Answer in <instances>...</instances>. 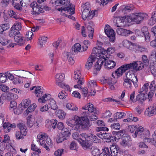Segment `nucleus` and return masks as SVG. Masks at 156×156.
<instances>
[{"label":"nucleus","instance_id":"obj_26","mask_svg":"<svg viewBox=\"0 0 156 156\" xmlns=\"http://www.w3.org/2000/svg\"><path fill=\"white\" fill-rule=\"evenodd\" d=\"M124 130H121L118 132L113 131L112 134L115 135L116 140H119L123 136V134H125Z\"/></svg>","mask_w":156,"mask_h":156},{"label":"nucleus","instance_id":"obj_7","mask_svg":"<svg viewBox=\"0 0 156 156\" xmlns=\"http://www.w3.org/2000/svg\"><path fill=\"white\" fill-rule=\"evenodd\" d=\"M126 18H127V16H126V15H125L123 16H119L115 18L114 21H115V25L117 27H124L126 24L124 22L126 20H127V19H126Z\"/></svg>","mask_w":156,"mask_h":156},{"label":"nucleus","instance_id":"obj_4","mask_svg":"<svg viewBox=\"0 0 156 156\" xmlns=\"http://www.w3.org/2000/svg\"><path fill=\"white\" fill-rule=\"evenodd\" d=\"M129 69H133L136 71L141 69L144 67V65L142 62L140 61L133 62L127 64Z\"/></svg>","mask_w":156,"mask_h":156},{"label":"nucleus","instance_id":"obj_51","mask_svg":"<svg viewBox=\"0 0 156 156\" xmlns=\"http://www.w3.org/2000/svg\"><path fill=\"white\" fill-rule=\"evenodd\" d=\"M150 69L152 74L156 77V65H151L150 66Z\"/></svg>","mask_w":156,"mask_h":156},{"label":"nucleus","instance_id":"obj_57","mask_svg":"<svg viewBox=\"0 0 156 156\" xmlns=\"http://www.w3.org/2000/svg\"><path fill=\"white\" fill-rule=\"evenodd\" d=\"M113 78H112L108 80L107 82L108 83H112L113 84H115L117 81V77L115 76H112Z\"/></svg>","mask_w":156,"mask_h":156},{"label":"nucleus","instance_id":"obj_34","mask_svg":"<svg viewBox=\"0 0 156 156\" xmlns=\"http://www.w3.org/2000/svg\"><path fill=\"white\" fill-rule=\"evenodd\" d=\"M150 133L148 130H145L143 132L140 133H139L138 136L141 138H144L149 136Z\"/></svg>","mask_w":156,"mask_h":156},{"label":"nucleus","instance_id":"obj_54","mask_svg":"<svg viewBox=\"0 0 156 156\" xmlns=\"http://www.w3.org/2000/svg\"><path fill=\"white\" fill-rule=\"evenodd\" d=\"M8 14L9 16L15 18L16 19H17L16 14V12L13 10H10L9 11Z\"/></svg>","mask_w":156,"mask_h":156},{"label":"nucleus","instance_id":"obj_10","mask_svg":"<svg viewBox=\"0 0 156 156\" xmlns=\"http://www.w3.org/2000/svg\"><path fill=\"white\" fill-rule=\"evenodd\" d=\"M70 134L69 131H65L62 133L58 134L56 137V141L58 143L62 142L64 140H67Z\"/></svg>","mask_w":156,"mask_h":156},{"label":"nucleus","instance_id":"obj_19","mask_svg":"<svg viewBox=\"0 0 156 156\" xmlns=\"http://www.w3.org/2000/svg\"><path fill=\"white\" fill-rule=\"evenodd\" d=\"M65 78L64 74L58 73L55 76L56 79V84L60 87H62L63 83H62Z\"/></svg>","mask_w":156,"mask_h":156},{"label":"nucleus","instance_id":"obj_23","mask_svg":"<svg viewBox=\"0 0 156 156\" xmlns=\"http://www.w3.org/2000/svg\"><path fill=\"white\" fill-rule=\"evenodd\" d=\"M147 93L140 92L136 97V100L141 102L144 101L147 98Z\"/></svg>","mask_w":156,"mask_h":156},{"label":"nucleus","instance_id":"obj_47","mask_svg":"<svg viewBox=\"0 0 156 156\" xmlns=\"http://www.w3.org/2000/svg\"><path fill=\"white\" fill-rule=\"evenodd\" d=\"M133 75L135 76V73L133 71H129L126 74V79L128 80H132L133 78Z\"/></svg>","mask_w":156,"mask_h":156},{"label":"nucleus","instance_id":"obj_48","mask_svg":"<svg viewBox=\"0 0 156 156\" xmlns=\"http://www.w3.org/2000/svg\"><path fill=\"white\" fill-rule=\"evenodd\" d=\"M149 86L148 83H146L144 84L142 87L140 89V92H144L145 94L147 93L148 90Z\"/></svg>","mask_w":156,"mask_h":156},{"label":"nucleus","instance_id":"obj_42","mask_svg":"<svg viewBox=\"0 0 156 156\" xmlns=\"http://www.w3.org/2000/svg\"><path fill=\"white\" fill-rule=\"evenodd\" d=\"M88 111L89 112H94V114H96V109L95 108L93 105L90 103H89V105H88Z\"/></svg>","mask_w":156,"mask_h":156},{"label":"nucleus","instance_id":"obj_53","mask_svg":"<svg viewBox=\"0 0 156 156\" xmlns=\"http://www.w3.org/2000/svg\"><path fill=\"white\" fill-rule=\"evenodd\" d=\"M15 135L16 139L18 140L23 139L24 136L23 133L20 131L16 132Z\"/></svg>","mask_w":156,"mask_h":156},{"label":"nucleus","instance_id":"obj_16","mask_svg":"<svg viewBox=\"0 0 156 156\" xmlns=\"http://www.w3.org/2000/svg\"><path fill=\"white\" fill-rule=\"evenodd\" d=\"M111 156H118L120 154L119 149L117 145H112L110 147Z\"/></svg>","mask_w":156,"mask_h":156},{"label":"nucleus","instance_id":"obj_17","mask_svg":"<svg viewBox=\"0 0 156 156\" xmlns=\"http://www.w3.org/2000/svg\"><path fill=\"white\" fill-rule=\"evenodd\" d=\"M116 32L118 34L124 36H128L130 34L133 33V32L130 30L121 28H117Z\"/></svg>","mask_w":156,"mask_h":156},{"label":"nucleus","instance_id":"obj_62","mask_svg":"<svg viewBox=\"0 0 156 156\" xmlns=\"http://www.w3.org/2000/svg\"><path fill=\"white\" fill-rule=\"evenodd\" d=\"M81 78V74L80 72L78 71H75L74 72V78L75 80H79L80 78Z\"/></svg>","mask_w":156,"mask_h":156},{"label":"nucleus","instance_id":"obj_58","mask_svg":"<svg viewBox=\"0 0 156 156\" xmlns=\"http://www.w3.org/2000/svg\"><path fill=\"white\" fill-rule=\"evenodd\" d=\"M103 152L102 153H104L105 155L107 156H111V153L109 151V149L108 147H105L102 149Z\"/></svg>","mask_w":156,"mask_h":156},{"label":"nucleus","instance_id":"obj_3","mask_svg":"<svg viewBox=\"0 0 156 156\" xmlns=\"http://www.w3.org/2000/svg\"><path fill=\"white\" fill-rule=\"evenodd\" d=\"M37 3L36 2H32L30 5V6L32 8L33 10V15H38L41 13L44 12V10L42 9V2Z\"/></svg>","mask_w":156,"mask_h":156},{"label":"nucleus","instance_id":"obj_11","mask_svg":"<svg viewBox=\"0 0 156 156\" xmlns=\"http://www.w3.org/2000/svg\"><path fill=\"white\" fill-rule=\"evenodd\" d=\"M46 134L45 135L43 134L38 135L37 136V141L39 142L41 145L43 146V147L45 148L47 151H49L50 150V149L47 145L45 140L46 138Z\"/></svg>","mask_w":156,"mask_h":156},{"label":"nucleus","instance_id":"obj_28","mask_svg":"<svg viewBox=\"0 0 156 156\" xmlns=\"http://www.w3.org/2000/svg\"><path fill=\"white\" fill-rule=\"evenodd\" d=\"M51 96L50 94H45L41 98L38 99L39 102L40 103H45L49 100H50Z\"/></svg>","mask_w":156,"mask_h":156},{"label":"nucleus","instance_id":"obj_5","mask_svg":"<svg viewBox=\"0 0 156 156\" xmlns=\"http://www.w3.org/2000/svg\"><path fill=\"white\" fill-rule=\"evenodd\" d=\"M109 27V25H106L105 28V32L109 38V41L113 42L115 40V33L112 29H110Z\"/></svg>","mask_w":156,"mask_h":156},{"label":"nucleus","instance_id":"obj_52","mask_svg":"<svg viewBox=\"0 0 156 156\" xmlns=\"http://www.w3.org/2000/svg\"><path fill=\"white\" fill-rule=\"evenodd\" d=\"M142 60L143 61L142 63L144 65H147L149 64V61L146 55H143L142 57Z\"/></svg>","mask_w":156,"mask_h":156},{"label":"nucleus","instance_id":"obj_37","mask_svg":"<svg viewBox=\"0 0 156 156\" xmlns=\"http://www.w3.org/2000/svg\"><path fill=\"white\" fill-rule=\"evenodd\" d=\"M87 30L88 33H89L88 36L91 39H92L94 32V27L88 26L87 27Z\"/></svg>","mask_w":156,"mask_h":156},{"label":"nucleus","instance_id":"obj_39","mask_svg":"<svg viewBox=\"0 0 156 156\" xmlns=\"http://www.w3.org/2000/svg\"><path fill=\"white\" fill-rule=\"evenodd\" d=\"M39 44L40 45L41 47L42 48L43 47V44L45 43L47 41V37L44 36L42 37H40L38 39Z\"/></svg>","mask_w":156,"mask_h":156},{"label":"nucleus","instance_id":"obj_27","mask_svg":"<svg viewBox=\"0 0 156 156\" xmlns=\"http://www.w3.org/2000/svg\"><path fill=\"white\" fill-rule=\"evenodd\" d=\"M58 11H67L68 12H69V14L71 15L75 13V8H70L69 9L68 7H61V8L57 9Z\"/></svg>","mask_w":156,"mask_h":156},{"label":"nucleus","instance_id":"obj_12","mask_svg":"<svg viewBox=\"0 0 156 156\" xmlns=\"http://www.w3.org/2000/svg\"><path fill=\"white\" fill-rule=\"evenodd\" d=\"M13 73L19 77L27 78L29 76V73L31 74L29 72H27L23 70H16L13 71Z\"/></svg>","mask_w":156,"mask_h":156},{"label":"nucleus","instance_id":"obj_25","mask_svg":"<svg viewBox=\"0 0 156 156\" xmlns=\"http://www.w3.org/2000/svg\"><path fill=\"white\" fill-rule=\"evenodd\" d=\"M48 105L49 108L53 110H56L58 108V107L56 104V101L53 99H51L49 101Z\"/></svg>","mask_w":156,"mask_h":156},{"label":"nucleus","instance_id":"obj_20","mask_svg":"<svg viewBox=\"0 0 156 156\" xmlns=\"http://www.w3.org/2000/svg\"><path fill=\"white\" fill-rule=\"evenodd\" d=\"M97 86L96 82L94 80H91L89 81L88 84V87L89 88L90 90V93L91 96H94L96 90L94 89V87Z\"/></svg>","mask_w":156,"mask_h":156},{"label":"nucleus","instance_id":"obj_64","mask_svg":"<svg viewBox=\"0 0 156 156\" xmlns=\"http://www.w3.org/2000/svg\"><path fill=\"white\" fill-rule=\"evenodd\" d=\"M10 93H7L5 94H3V98L6 100L10 101L11 100Z\"/></svg>","mask_w":156,"mask_h":156},{"label":"nucleus","instance_id":"obj_8","mask_svg":"<svg viewBox=\"0 0 156 156\" xmlns=\"http://www.w3.org/2000/svg\"><path fill=\"white\" fill-rule=\"evenodd\" d=\"M90 10L83 9L82 14V18L84 20L86 19L91 20L92 19L95 15V12L96 11L94 12H90Z\"/></svg>","mask_w":156,"mask_h":156},{"label":"nucleus","instance_id":"obj_31","mask_svg":"<svg viewBox=\"0 0 156 156\" xmlns=\"http://www.w3.org/2000/svg\"><path fill=\"white\" fill-rule=\"evenodd\" d=\"M55 113L57 116L60 119H64L66 115V113L62 110H56Z\"/></svg>","mask_w":156,"mask_h":156},{"label":"nucleus","instance_id":"obj_14","mask_svg":"<svg viewBox=\"0 0 156 156\" xmlns=\"http://www.w3.org/2000/svg\"><path fill=\"white\" fill-rule=\"evenodd\" d=\"M24 37L22 36L20 32L17 31L16 35L14 36V40L15 42L18 43V45L21 46L24 43Z\"/></svg>","mask_w":156,"mask_h":156},{"label":"nucleus","instance_id":"obj_55","mask_svg":"<svg viewBox=\"0 0 156 156\" xmlns=\"http://www.w3.org/2000/svg\"><path fill=\"white\" fill-rule=\"evenodd\" d=\"M48 122L51 124L52 127L54 129H55V128L56 125L57 124L58 121L56 119H52L50 120V121Z\"/></svg>","mask_w":156,"mask_h":156},{"label":"nucleus","instance_id":"obj_29","mask_svg":"<svg viewBox=\"0 0 156 156\" xmlns=\"http://www.w3.org/2000/svg\"><path fill=\"white\" fill-rule=\"evenodd\" d=\"M31 104V101L29 99H26L23 100L22 102L19 105V106L22 107L24 109L27 108Z\"/></svg>","mask_w":156,"mask_h":156},{"label":"nucleus","instance_id":"obj_50","mask_svg":"<svg viewBox=\"0 0 156 156\" xmlns=\"http://www.w3.org/2000/svg\"><path fill=\"white\" fill-rule=\"evenodd\" d=\"M72 48L75 51H76L78 53V52L80 51V50L81 49V45L79 43H77L74 44Z\"/></svg>","mask_w":156,"mask_h":156},{"label":"nucleus","instance_id":"obj_49","mask_svg":"<svg viewBox=\"0 0 156 156\" xmlns=\"http://www.w3.org/2000/svg\"><path fill=\"white\" fill-rule=\"evenodd\" d=\"M77 53V51H75L72 48L71 49L70 51V52H67L66 51H65L63 53V54L64 55L65 54L66 55V56L67 58H68L69 56L70 55V54L74 55Z\"/></svg>","mask_w":156,"mask_h":156},{"label":"nucleus","instance_id":"obj_15","mask_svg":"<svg viewBox=\"0 0 156 156\" xmlns=\"http://www.w3.org/2000/svg\"><path fill=\"white\" fill-rule=\"evenodd\" d=\"M103 61L104 63H105L104 66L108 69H112L116 65L115 62L114 61L109 60L108 57H107V59H105Z\"/></svg>","mask_w":156,"mask_h":156},{"label":"nucleus","instance_id":"obj_35","mask_svg":"<svg viewBox=\"0 0 156 156\" xmlns=\"http://www.w3.org/2000/svg\"><path fill=\"white\" fill-rule=\"evenodd\" d=\"M123 85L127 89H130L132 85V82L131 80L126 78L124 79Z\"/></svg>","mask_w":156,"mask_h":156},{"label":"nucleus","instance_id":"obj_63","mask_svg":"<svg viewBox=\"0 0 156 156\" xmlns=\"http://www.w3.org/2000/svg\"><path fill=\"white\" fill-rule=\"evenodd\" d=\"M111 127L112 128L115 129H119L120 127V124L118 123L112 124L111 126Z\"/></svg>","mask_w":156,"mask_h":156},{"label":"nucleus","instance_id":"obj_1","mask_svg":"<svg viewBox=\"0 0 156 156\" xmlns=\"http://www.w3.org/2000/svg\"><path fill=\"white\" fill-rule=\"evenodd\" d=\"M72 119L75 121L74 125L76 129H82L83 130H88L91 126L90 123L88 118L86 116L81 118L75 115Z\"/></svg>","mask_w":156,"mask_h":156},{"label":"nucleus","instance_id":"obj_46","mask_svg":"<svg viewBox=\"0 0 156 156\" xmlns=\"http://www.w3.org/2000/svg\"><path fill=\"white\" fill-rule=\"evenodd\" d=\"M21 27L20 25V23H18L16 24H14L12 27L11 28V30H16V31H18V30H21Z\"/></svg>","mask_w":156,"mask_h":156},{"label":"nucleus","instance_id":"obj_32","mask_svg":"<svg viewBox=\"0 0 156 156\" xmlns=\"http://www.w3.org/2000/svg\"><path fill=\"white\" fill-rule=\"evenodd\" d=\"M89 140H92L95 143H100L101 142L100 139H99L98 137L95 135L90 134L89 136Z\"/></svg>","mask_w":156,"mask_h":156},{"label":"nucleus","instance_id":"obj_36","mask_svg":"<svg viewBox=\"0 0 156 156\" xmlns=\"http://www.w3.org/2000/svg\"><path fill=\"white\" fill-rule=\"evenodd\" d=\"M104 63V61L101 59H99L95 65V67L97 70H99L101 67L102 65Z\"/></svg>","mask_w":156,"mask_h":156},{"label":"nucleus","instance_id":"obj_56","mask_svg":"<svg viewBox=\"0 0 156 156\" xmlns=\"http://www.w3.org/2000/svg\"><path fill=\"white\" fill-rule=\"evenodd\" d=\"M131 80L132 83H133L134 86L135 87H137L138 86V85L137 84V82L138 81V79L137 78L136 76H133V78Z\"/></svg>","mask_w":156,"mask_h":156},{"label":"nucleus","instance_id":"obj_59","mask_svg":"<svg viewBox=\"0 0 156 156\" xmlns=\"http://www.w3.org/2000/svg\"><path fill=\"white\" fill-rule=\"evenodd\" d=\"M111 134V133H106V132L103 133V139L104 138V139H106V142H108V140L109 138H110V137Z\"/></svg>","mask_w":156,"mask_h":156},{"label":"nucleus","instance_id":"obj_33","mask_svg":"<svg viewBox=\"0 0 156 156\" xmlns=\"http://www.w3.org/2000/svg\"><path fill=\"white\" fill-rule=\"evenodd\" d=\"M66 107L68 109L72 111H76L78 108L72 103H68L67 104Z\"/></svg>","mask_w":156,"mask_h":156},{"label":"nucleus","instance_id":"obj_38","mask_svg":"<svg viewBox=\"0 0 156 156\" xmlns=\"http://www.w3.org/2000/svg\"><path fill=\"white\" fill-rule=\"evenodd\" d=\"M9 25L8 23H5L0 25V34H2L3 32L9 28Z\"/></svg>","mask_w":156,"mask_h":156},{"label":"nucleus","instance_id":"obj_18","mask_svg":"<svg viewBox=\"0 0 156 156\" xmlns=\"http://www.w3.org/2000/svg\"><path fill=\"white\" fill-rule=\"evenodd\" d=\"M124 43H128L129 44L132 45L135 48L137 51H139L141 52L144 53L147 51V49L146 48L139 45H137L136 44L133 43L128 41L126 40L125 41V42Z\"/></svg>","mask_w":156,"mask_h":156},{"label":"nucleus","instance_id":"obj_9","mask_svg":"<svg viewBox=\"0 0 156 156\" xmlns=\"http://www.w3.org/2000/svg\"><path fill=\"white\" fill-rule=\"evenodd\" d=\"M122 137V141L120 142L121 144L123 146H130L132 144L131 139L130 137L127 134H123Z\"/></svg>","mask_w":156,"mask_h":156},{"label":"nucleus","instance_id":"obj_44","mask_svg":"<svg viewBox=\"0 0 156 156\" xmlns=\"http://www.w3.org/2000/svg\"><path fill=\"white\" fill-rule=\"evenodd\" d=\"M7 80L6 74L2 73H0V82L4 83Z\"/></svg>","mask_w":156,"mask_h":156},{"label":"nucleus","instance_id":"obj_21","mask_svg":"<svg viewBox=\"0 0 156 156\" xmlns=\"http://www.w3.org/2000/svg\"><path fill=\"white\" fill-rule=\"evenodd\" d=\"M95 56H91L88 58L85 64V68L88 70L90 69L92 66L93 63L95 61Z\"/></svg>","mask_w":156,"mask_h":156},{"label":"nucleus","instance_id":"obj_41","mask_svg":"<svg viewBox=\"0 0 156 156\" xmlns=\"http://www.w3.org/2000/svg\"><path fill=\"white\" fill-rule=\"evenodd\" d=\"M90 150L94 156H99L98 155L100 153L99 149L96 148H95L94 147H92Z\"/></svg>","mask_w":156,"mask_h":156},{"label":"nucleus","instance_id":"obj_43","mask_svg":"<svg viewBox=\"0 0 156 156\" xmlns=\"http://www.w3.org/2000/svg\"><path fill=\"white\" fill-rule=\"evenodd\" d=\"M134 7L133 5L131 4L128 5L122 9V12L125 13V12H129L131 10L133 9Z\"/></svg>","mask_w":156,"mask_h":156},{"label":"nucleus","instance_id":"obj_24","mask_svg":"<svg viewBox=\"0 0 156 156\" xmlns=\"http://www.w3.org/2000/svg\"><path fill=\"white\" fill-rule=\"evenodd\" d=\"M17 126L19 128L20 131V132L22 133L24 136L27 134V130L25 125L21 123H20L17 124Z\"/></svg>","mask_w":156,"mask_h":156},{"label":"nucleus","instance_id":"obj_40","mask_svg":"<svg viewBox=\"0 0 156 156\" xmlns=\"http://www.w3.org/2000/svg\"><path fill=\"white\" fill-rule=\"evenodd\" d=\"M126 114L125 113L122 112H117L114 115L115 119H121Z\"/></svg>","mask_w":156,"mask_h":156},{"label":"nucleus","instance_id":"obj_13","mask_svg":"<svg viewBox=\"0 0 156 156\" xmlns=\"http://www.w3.org/2000/svg\"><path fill=\"white\" fill-rule=\"evenodd\" d=\"M79 141L85 150L91 149L92 147V142L90 141L89 139L86 140L83 139H80L79 140Z\"/></svg>","mask_w":156,"mask_h":156},{"label":"nucleus","instance_id":"obj_22","mask_svg":"<svg viewBox=\"0 0 156 156\" xmlns=\"http://www.w3.org/2000/svg\"><path fill=\"white\" fill-rule=\"evenodd\" d=\"M12 40H8L5 38L2 37H0V43L2 45L5 46L9 43V47H14V45L15 43H12Z\"/></svg>","mask_w":156,"mask_h":156},{"label":"nucleus","instance_id":"obj_61","mask_svg":"<svg viewBox=\"0 0 156 156\" xmlns=\"http://www.w3.org/2000/svg\"><path fill=\"white\" fill-rule=\"evenodd\" d=\"M154 93V90H151L148 94H147V96H148V99L149 100V101H151V98L153 96Z\"/></svg>","mask_w":156,"mask_h":156},{"label":"nucleus","instance_id":"obj_2","mask_svg":"<svg viewBox=\"0 0 156 156\" xmlns=\"http://www.w3.org/2000/svg\"><path fill=\"white\" fill-rule=\"evenodd\" d=\"M148 17V16L146 13H136L130 16H127V22L129 23L134 22L136 23H139L143 20L144 18H147Z\"/></svg>","mask_w":156,"mask_h":156},{"label":"nucleus","instance_id":"obj_45","mask_svg":"<svg viewBox=\"0 0 156 156\" xmlns=\"http://www.w3.org/2000/svg\"><path fill=\"white\" fill-rule=\"evenodd\" d=\"M145 113L147 116L150 117L155 114V112L153 110L152 108L151 109H149V108L147 109V110L145 111Z\"/></svg>","mask_w":156,"mask_h":156},{"label":"nucleus","instance_id":"obj_30","mask_svg":"<svg viewBox=\"0 0 156 156\" xmlns=\"http://www.w3.org/2000/svg\"><path fill=\"white\" fill-rule=\"evenodd\" d=\"M61 6L62 7H68L70 8H75V7L68 0H62Z\"/></svg>","mask_w":156,"mask_h":156},{"label":"nucleus","instance_id":"obj_60","mask_svg":"<svg viewBox=\"0 0 156 156\" xmlns=\"http://www.w3.org/2000/svg\"><path fill=\"white\" fill-rule=\"evenodd\" d=\"M64 150L62 149H59L54 153V154L57 156H61Z\"/></svg>","mask_w":156,"mask_h":156},{"label":"nucleus","instance_id":"obj_6","mask_svg":"<svg viewBox=\"0 0 156 156\" xmlns=\"http://www.w3.org/2000/svg\"><path fill=\"white\" fill-rule=\"evenodd\" d=\"M127 66V64L121 66L116 70L114 73H112V76H115L117 77V78H118L122 76L123 73L125 72L126 70L129 69Z\"/></svg>","mask_w":156,"mask_h":156}]
</instances>
